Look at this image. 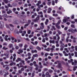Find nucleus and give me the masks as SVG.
I'll use <instances>...</instances> for the list:
<instances>
[{
	"mask_svg": "<svg viewBox=\"0 0 77 77\" xmlns=\"http://www.w3.org/2000/svg\"><path fill=\"white\" fill-rule=\"evenodd\" d=\"M64 50L66 51V52L67 53H69V51L68 50V49H67V48H65Z\"/></svg>",
	"mask_w": 77,
	"mask_h": 77,
	"instance_id": "nucleus-30",
	"label": "nucleus"
},
{
	"mask_svg": "<svg viewBox=\"0 0 77 77\" xmlns=\"http://www.w3.org/2000/svg\"><path fill=\"white\" fill-rule=\"evenodd\" d=\"M52 28L54 30H55L56 29L55 28V27L54 26H52Z\"/></svg>",
	"mask_w": 77,
	"mask_h": 77,
	"instance_id": "nucleus-58",
	"label": "nucleus"
},
{
	"mask_svg": "<svg viewBox=\"0 0 77 77\" xmlns=\"http://www.w3.org/2000/svg\"><path fill=\"white\" fill-rule=\"evenodd\" d=\"M38 42L37 41H36L35 42V45H37V44H38Z\"/></svg>",
	"mask_w": 77,
	"mask_h": 77,
	"instance_id": "nucleus-48",
	"label": "nucleus"
},
{
	"mask_svg": "<svg viewBox=\"0 0 77 77\" xmlns=\"http://www.w3.org/2000/svg\"><path fill=\"white\" fill-rule=\"evenodd\" d=\"M16 49L17 50H18V48H19V47H18V46H15V47Z\"/></svg>",
	"mask_w": 77,
	"mask_h": 77,
	"instance_id": "nucleus-46",
	"label": "nucleus"
},
{
	"mask_svg": "<svg viewBox=\"0 0 77 77\" xmlns=\"http://www.w3.org/2000/svg\"><path fill=\"white\" fill-rule=\"evenodd\" d=\"M2 14H5L6 13V11L5 10L2 11Z\"/></svg>",
	"mask_w": 77,
	"mask_h": 77,
	"instance_id": "nucleus-44",
	"label": "nucleus"
},
{
	"mask_svg": "<svg viewBox=\"0 0 77 77\" xmlns=\"http://www.w3.org/2000/svg\"><path fill=\"white\" fill-rule=\"evenodd\" d=\"M8 7H10V8H12V5H11V4H8Z\"/></svg>",
	"mask_w": 77,
	"mask_h": 77,
	"instance_id": "nucleus-31",
	"label": "nucleus"
},
{
	"mask_svg": "<svg viewBox=\"0 0 77 77\" xmlns=\"http://www.w3.org/2000/svg\"><path fill=\"white\" fill-rule=\"evenodd\" d=\"M3 45H7V43H4L3 44Z\"/></svg>",
	"mask_w": 77,
	"mask_h": 77,
	"instance_id": "nucleus-63",
	"label": "nucleus"
},
{
	"mask_svg": "<svg viewBox=\"0 0 77 77\" xmlns=\"http://www.w3.org/2000/svg\"><path fill=\"white\" fill-rule=\"evenodd\" d=\"M52 58L50 56H48V59H51V58Z\"/></svg>",
	"mask_w": 77,
	"mask_h": 77,
	"instance_id": "nucleus-61",
	"label": "nucleus"
},
{
	"mask_svg": "<svg viewBox=\"0 0 77 77\" xmlns=\"http://www.w3.org/2000/svg\"><path fill=\"white\" fill-rule=\"evenodd\" d=\"M43 5H40L38 6V7L39 8H43Z\"/></svg>",
	"mask_w": 77,
	"mask_h": 77,
	"instance_id": "nucleus-27",
	"label": "nucleus"
},
{
	"mask_svg": "<svg viewBox=\"0 0 77 77\" xmlns=\"http://www.w3.org/2000/svg\"><path fill=\"white\" fill-rule=\"evenodd\" d=\"M31 52L32 53H37V51L36 50H32Z\"/></svg>",
	"mask_w": 77,
	"mask_h": 77,
	"instance_id": "nucleus-13",
	"label": "nucleus"
},
{
	"mask_svg": "<svg viewBox=\"0 0 77 77\" xmlns=\"http://www.w3.org/2000/svg\"><path fill=\"white\" fill-rule=\"evenodd\" d=\"M61 22V20H59L58 22L56 23L55 25H59L60 24V22Z\"/></svg>",
	"mask_w": 77,
	"mask_h": 77,
	"instance_id": "nucleus-12",
	"label": "nucleus"
},
{
	"mask_svg": "<svg viewBox=\"0 0 77 77\" xmlns=\"http://www.w3.org/2000/svg\"><path fill=\"white\" fill-rule=\"evenodd\" d=\"M74 15H72L71 19H74Z\"/></svg>",
	"mask_w": 77,
	"mask_h": 77,
	"instance_id": "nucleus-53",
	"label": "nucleus"
},
{
	"mask_svg": "<svg viewBox=\"0 0 77 77\" xmlns=\"http://www.w3.org/2000/svg\"><path fill=\"white\" fill-rule=\"evenodd\" d=\"M9 26L10 27H12V29H11L10 28V29L11 31H12V30H14V25H12V24H10Z\"/></svg>",
	"mask_w": 77,
	"mask_h": 77,
	"instance_id": "nucleus-6",
	"label": "nucleus"
},
{
	"mask_svg": "<svg viewBox=\"0 0 77 77\" xmlns=\"http://www.w3.org/2000/svg\"><path fill=\"white\" fill-rule=\"evenodd\" d=\"M75 57H77V52H75Z\"/></svg>",
	"mask_w": 77,
	"mask_h": 77,
	"instance_id": "nucleus-56",
	"label": "nucleus"
},
{
	"mask_svg": "<svg viewBox=\"0 0 77 77\" xmlns=\"http://www.w3.org/2000/svg\"><path fill=\"white\" fill-rule=\"evenodd\" d=\"M58 62V65L56 66L57 68H62V64L60 63V61L57 60Z\"/></svg>",
	"mask_w": 77,
	"mask_h": 77,
	"instance_id": "nucleus-2",
	"label": "nucleus"
},
{
	"mask_svg": "<svg viewBox=\"0 0 77 77\" xmlns=\"http://www.w3.org/2000/svg\"><path fill=\"white\" fill-rule=\"evenodd\" d=\"M42 46H43V47H45V48H47V45H42Z\"/></svg>",
	"mask_w": 77,
	"mask_h": 77,
	"instance_id": "nucleus-54",
	"label": "nucleus"
},
{
	"mask_svg": "<svg viewBox=\"0 0 77 77\" xmlns=\"http://www.w3.org/2000/svg\"><path fill=\"white\" fill-rule=\"evenodd\" d=\"M56 38H57L56 36H54L53 37V39H54V40H55L56 39Z\"/></svg>",
	"mask_w": 77,
	"mask_h": 77,
	"instance_id": "nucleus-60",
	"label": "nucleus"
},
{
	"mask_svg": "<svg viewBox=\"0 0 77 77\" xmlns=\"http://www.w3.org/2000/svg\"><path fill=\"white\" fill-rule=\"evenodd\" d=\"M57 32H58L59 35H60V34H61V33H62V32L60 31H59V30H58Z\"/></svg>",
	"mask_w": 77,
	"mask_h": 77,
	"instance_id": "nucleus-35",
	"label": "nucleus"
},
{
	"mask_svg": "<svg viewBox=\"0 0 77 77\" xmlns=\"http://www.w3.org/2000/svg\"><path fill=\"white\" fill-rule=\"evenodd\" d=\"M4 2L5 3H8V0H4Z\"/></svg>",
	"mask_w": 77,
	"mask_h": 77,
	"instance_id": "nucleus-25",
	"label": "nucleus"
},
{
	"mask_svg": "<svg viewBox=\"0 0 77 77\" xmlns=\"http://www.w3.org/2000/svg\"><path fill=\"white\" fill-rule=\"evenodd\" d=\"M49 42H50V44H51V43H53V44H55L54 40H50L49 41Z\"/></svg>",
	"mask_w": 77,
	"mask_h": 77,
	"instance_id": "nucleus-10",
	"label": "nucleus"
},
{
	"mask_svg": "<svg viewBox=\"0 0 77 77\" xmlns=\"http://www.w3.org/2000/svg\"><path fill=\"white\" fill-rule=\"evenodd\" d=\"M55 26L56 27V28H57L58 29H60V26H59V25H55Z\"/></svg>",
	"mask_w": 77,
	"mask_h": 77,
	"instance_id": "nucleus-14",
	"label": "nucleus"
},
{
	"mask_svg": "<svg viewBox=\"0 0 77 77\" xmlns=\"http://www.w3.org/2000/svg\"><path fill=\"white\" fill-rule=\"evenodd\" d=\"M49 72H50V73H51V72H52L53 70L51 69H49L48 71Z\"/></svg>",
	"mask_w": 77,
	"mask_h": 77,
	"instance_id": "nucleus-45",
	"label": "nucleus"
},
{
	"mask_svg": "<svg viewBox=\"0 0 77 77\" xmlns=\"http://www.w3.org/2000/svg\"><path fill=\"white\" fill-rule=\"evenodd\" d=\"M0 74H1L2 75L3 74V72H2V70L0 71Z\"/></svg>",
	"mask_w": 77,
	"mask_h": 77,
	"instance_id": "nucleus-51",
	"label": "nucleus"
},
{
	"mask_svg": "<svg viewBox=\"0 0 77 77\" xmlns=\"http://www.w3.org/2000/svg\"><path fill=\"white\" fill-rule=\"evenodd\" d=\"M18 3L19 5H22L23 2H18Z\"/></svg>",
	"mask_w": 77,
	"mask_h": 77,
	"instance_id": "nucleus-55",
	"label": "nucleus"
},
{
	"mask_svg": "<svg viewBox=\"0 0 77 77\" xmlns=\"http://www.w3.org/2000/svg\"><path fill=\"white\" fill-rule=\"evenodd\" d=\"M7 58H9V54H6V56Z\"/></svg>",
	"mask_w": 77,
	"mask_h": 77,
	"instance_id": "nucleus-43",
	"label": "nucleus"
},
{
	"mask_svg": "<svg viewBox=\"0 0 77 77\" xmlns=\"http://www.w3.org/2000/svg\"><path fill=\"white\" fill-rule=\"evenodd\" d=\"M71 27H72V28H74V29H75V26H74V24H72L71 25Z\"/></svg>",
	"mask_w": 77,
	"mask_h": 77,
	"instance_id": "nucleus-19",
	"label": "nucleus"
},
{
	"mask_svg": "<svg viewBox=\"0 0 77 77\" xmlns=\"http://www.w3.org/2000/svg\"><path fill=\"white\" fill-rule=\"evenodd\" d=\"M10 13H12V11L9 10V11H7V13L8 14H10Z\"/></svg>",
	"mask_w": 77,
	"mask_h": 77,
	"instance_id": "nucleus-24",
	"label": "nucleus"
},
{
	"mask_svg": "<svg viewBox=\"0 0 77 77\" xmlns=\"http://www.w3.org/2000/svg\"><path fill=\"white\" fill-rule=\"evenodd\" d=\"M49 20H53H53H54V18H53V17H51V16L49 18Z\"/></svg>",
	"mask_w": 77,
	"mask_h": 77,
	"instance_id": "nucleus-21",
	"label": "nucleus"
},
{
	"mask_svg": "<svg viewBox=\"0 0 77 77\" xmlns=\"http://www.w3.org/2000/svg\"><path fill=\"white\" fill-rule=\"evenodd\" d=\"M66 20H67L64 19H63V22L64 23H66Z\"/></svg>",
	"mask_w": 77,
	"mask_h": 77,
	"instance_id": "nucleus-37",
	"label": "nucleus"
},
{
	"mask_svg": "<svg viewBox=\"0 0 77 77\" xmlns=\"http://www.w3.org/2000/svg\"><path fill=\"white\" fill-rule=\"evenodd\" d=\"M39 18H40V15H38L36 18L35 19L33 20V21L34 23H36L38 22V20H39Z\"/></svg>",
	"mask_w": 77,
	"mask_h": 77,
	"instance_id": "nucleus-3",
	"label": "nucleus"
},
{
	"mask_svg": "<svg viewBox=\"0 0 77 77\" xmlns=\"http://www.w3.org/2000/svg\"><path fill=\"white\" fill-rule=\"evenodd\" d=\"M9 68L8 66H7L5 68V69L6 70H9Z\"/></svg>",
	"mask_w": 77,
	"mask_h": 77,
	"instance_id": "nucleus-40",
	"label": "nucleus"
},
{
	"mask_svg": "<svg viewBox=\"0 0 77 77\" xmlns=\"http://www.w3.org/2000/svg\"><path fill=\"white\" fill-rule=\"evenodd\" d=\"M74 63H75V65H77V60H75Z\"/></svg>",
	"mask_w": 77,
	"mask_h": 77,
	"instance_id": "nucleus-49",
	"label": "nucleus"
},
{
	"mask_svg": "<svg viewBox=\"0 0 77 77\" xmlns=\"http://www.w3.org/2000/svg\"><path fill=\"white\" fill-rule=\"evenodd\" d=\"M50 48H48L47 49H45V50L47 51H50Z\"/></svg>",
	"mask_w": 77,
	"mask_h": 77,
	"instance_id": "nucleus-15",
	"label": "nucleus"
},
{
	"mask_svg": "<svg viewBox=\"0 0 77 77\" xmlns=\"http://www.w3.org/2000/svg\"><path fill=\"white\" fill-rule=\"evenodd\" d=\"M28 46L27 45H25L24 46V48H27V47Z\"/></svg>",
	"mask_w": 77,
	"mask_h": 77,
	"instance_id": "nucleus-62",
	"label": "nucleus"
},
{
	"mask_svg": "<svg viewBox=\"0 0 77 77\" xmlns=\"http://www.w3.org/2000/svg\"><path fill=\"white\" fill-rule=\"evenodd\" d=\"M60 44H61V45L60 46V47H61V48H64V46H63V45H65V44L63 43L62 41H60Z\"/></svg>",
	"mask_w": 77,
	"mask_h": 77,
	"instance_id": "nucleus-5",
	"label": "nucleus"
},
{
	"mask_svg": "<svg viewBox=\"0 0 77 77\" xmlns=\"http://www.w3.org/2000/svg\"><path fill=\"white\" fill-rule=\"evenodd\" d=\"M38 14H42V11L40 12H38Z\"/></svg>",
	"mask_w": 77,
	"mask_h": 77,
	"instance_id": "nucleus-64",
	"label": "nucleus"
},
{
	"mask_svg": "<svg viewBox=\"0 0 77 77\" xmlns=\"http://www.w3.org/2000/svg\"><path fill=\"white\" fill-rule=\"evenodd\" d=\"M52 5H55V4L54 3V1H53L52 2Z\"/></svg>",
	"mask_w": 77,
	"mask_h": 77,
	"instance_id": "nucleus-59",
	"label": "nucleus"
},
{
	"mask_svg": "<svg viewBox=\"0 0 77 77\" xmlns=\"http://www.w3.org/2000/svg\"><path fill=\"white\" fill-rule=\"evenodd\" d=\"M40 29H43L44 28V26L41 25L40 26Z\"/></svg>",
	"mask_w": 77,
	"mask_h": 77,
	"instance_id": "nucleus-34",
	"label": "nucleus"
},
{
	"mask_svg": "<svg viewBox=\"0 0 77 77\" xmlns=\"http://www.w3.org/2000/svg\"><path fill=\"white\" fill-rule=\"evenodd\" d=\"M13 47V45L12 44H10L9 45V48H12V47Z\"/></svg>",
	"mask_w": 77,
	"mask_h": 77,
	"instance_id": "nucleus-28",
	"label": "nucleus"
},
{
	"mask_svg": "<svg viewBox=\"0 0 77 77\" xmlns=\"http://www.w3.org/2000/svg\"><path fill=\"white\" fill-rule=\"evenodd\" d=\"M32 57H38V54H33V55Z\"/></svg>",
	"mask_w": 77,
	"mask_h": 77,
	"instance_id": "nucleus-16",
	"label": "nucleus"
},
{
	"mask_svg": "<svg viewBox=\"0 0 77 77\" xmlns=\"http://www.w3.org/2000/svg\"><path fill=\"white\" fill-rule=\"evenodd\" d=\"M57 13H59L60 14H62V12L60 11H57Z\"/></svg>",
	"mask_w": 77,
	"mask_h": 77,
	"instance_id": "nucleus-26",
	"label": "nucleus"
},
{
	"mask_svg": "<svg viewBox=\"0 0 77 77\" xmlns=\"http://www.w3.org/2000/svg\"><path fill=\"white\" fill-rule=\"evenodd\" d=\"M29 49L30 50H33V47L32 45H30L29 47Z\"/></svg>",
	"mask_w": 77,
	"mask_h": 77,
	"instance_id": "nucleus-23",
	"label": "nucleus"
},
{
	"mask_svg": "<svg viewBox=\"0 0 77 77\" xmlns=\"http://www.w3.org/2000/svg\"><path fill=\"white\" fill-rule=\"evenodd\" d=\"M51 8H49L48 9V13H51Z\"/></svg>",
	"mask_w": 77,
	"mask_h": 77,
	"instance_id": "nucleus-11",
	"label": "nucleus"
},
{
	"mask_svg": "<svg viewBox=\"0 0 77 77\" xmlns=\"http://www.w3.org/2000/svg\"><path fill=\"white\" fill-rule=\"evenodd\" d=\"M50 4H51V2H48L47 3V4L49 6H50Z\"/></svg>",
	"mask_w": 77,
	"mask_h": 77,
	"instance_id": "nucleus-57",
	"label": "nucleus"
},
{
	"mask_svg": "<svg viewBox=\"0 0 77 77\" xmlns=\"http://www.w3.org/2000/svg\"><path fill=\"white\" fill-rule=\"evenodd\" d=\"M7 16V14H5L2 15V17H6Z\"/></svg>",
	"mask_w": 77,
	"mask_h": 77,
	"instance_id": "nucleus-36",
	"label": "nucleus"
},
{
	"mask_svg": "<svg viewBox=\"0 0 77 77\" xmlns=\"http://www.w3.org/2000/svg\"><path fill=\"white\" fill-rule=\"evenodd\" d=\"M39 65L40 68L42 69L43 68V66H42V63L41 62H39Z\"/></svg>",
	"mask_w": 77,
	"mask_h": 77,
	"instance_id": "nucleus-7",
	"label": "nucleus"
},
{
	"mask_svg": "<svg viewBox=\"0 0 77 77\" xmlns=\"http://www.w3.org/2000/svg\"><path fill=\"white\" fill-rule=\"evenodd\" d=\"M68 49L70 50V51L71 52H73L74 51V49H72V50H71V48H68Z\"/></svg>",
	"mask_w": 77,
	"mask_h": 77,
	"instance_id": "nucleus-17",
	"label": "nucleus"
},
{
	"mask_svg": "<svg viewBox=\"0 0 77 77\" xmlns=\"http://www.w3.org/2000/svg\"><path fill=\"white\" fill-rule=\"evenodd\" d=\"M48 21H49L48 19H46V21L45 22V25H47V24H48Z\"/></svg>",
	"mask_w": 77,
	"mask_h": 77,
	"instance_id": "nucleus-9",
	"label": "nucleus"
},
{
	"mask_svg": "<svg viewBox=\"0 0 77 77\" xmlns=\"http://www.w3.org/2000/svg\"><path fill=\"white\" fill-rule=\"evenodd\" d=\"M32 59H31L30 60L31 62H33V60H34L35 58L34 57H32Z\"/></svg>",
	"mask_w": 77,
	"mask_h": 77,
	"instance_id": "nucleus-29",
	"label": "nucleus"
},
{
	"mask_svg": "<svg viewBox=\"0 0 77 77\" xmlns=\"http://www.w3.org/2000/svg\"><path fill=\"white\" fill-rule=\"evenodd\" d=\"M30 32H31V31L30 30H28V31L27 32L28 34H30Z\"/></svg>",
	"mask_w": 77,
	"mask_h": 77,
	"instance_id": "nucleus-47",
	"label": "nucleus"
},
{
	"mask_svg": "<svg viewBox=\"0 0 77 77\" xmlns=\"http://www.w3.org/2000/svg\"><path fill=\"white\" fill-rule=\"evenodd\" d=\"M69 32H71L72 33H74L75 32H77V29H69L68 30Z\"/></svg>",
	"mask_w": 77,
	"mask_h": 77,
	"instance_id": "nucleus-1",
	"label": "nucleus"
},
{
	"mask_svg": "<svg viewBox=\"0 0 77 77\" xmlns=\"http://www.w3.org/2000/svg\"><path fill=\"white\" fill-rule=\"evenodd\" d=\"M48 55V54L47 53H46L45 54V57H47Z\"/></svg>",
	"mask_w": 77,
	"mask_h": 77,
	"instance_id": "nucleus-50",
	"label": "nucleus"
},
{
	"mask_svg": "<svg viewBox=\"0 0 77 77\" xmlns=\"http://www.w3.org/2000/svg\"><path fill=\"white\" fill-rule=\"evenodd\" d=\"M21 62H22V63H23V65H24L25 64V63H24V62H25L24 61L21 60Z\"/></svg>",
	"mask_w": 77,
	"mask_h": 77,
	"instance_id": "nucleus-42",
	"label": "nucleus"
},
{
	"mask_svg": "<svg viewBox=\"0 0 77 77\" xmlns=\"http://www.w3.org/2000/svg\"><path fill=\"white\" fill-rule=\"evenodd\" d=\"M19 51H20V53H23V50L21 49L19 50Z\"/></svg>",
	"mask_w": 77,
	"mask_h": 77,
	"instance_id": "nucleus-39",
	"label": "nucleus"
},
{
	"mask_svg": "<svg viewBox=\"0 0 77 77\" xmlns=\"http://www.w3.org/2000/svg\"><path fill=\"white\" fill-rule=\"evenodd\" d=\"M9 72H8V71L6 72L5 73V74H4V76L5 77H6L7 75H9Z\"/></svg>",
	"mask_w": 77,
	"mask_h": 77,
	"instance_id": "nucleus-8",
	"label": "nucleus"
},
{
	"mask_svg": "<svg viewBox=\"0 0 77 77\" xmlns=\"http://www.w3.org/2000/svg\"><path fill=\"white\" fill-rule=\"evenodd\" d=\"M19 46L20 47H23V44H19Z\"/></svg>",
	"mask_w": 77,
	"mask_h": 77,
	"instance_id": "nucleus-32",
	"label": "nucleus"
},
{
	"mask_svg": "<svg viewBox=\"0 0 77 77\" xmlns=\"http://www.w3.org/2000/svg\"><path fill=\"white\" fill-rule=\"evenodd\" d=\"M29 23L26 24L24 26V29H26V27L28 26H29Z\"/></svg>",
	"mask_w": 77,
	"mask_h": 77,
	"instance_id": "nucleus-18",
	"label": "nucleus"
},
{
	"mask_svg": "<svg viewBox=\"0 0 77 77\" xmlns=\"http://www.w3.org/2000/svg\"><path fill=\"white\" fill-rule=\"evenodd\" d=\"M20 67H22V68H24V66L22 64V63H20Z\"/></svg>",
	"mask_w": 77,
	"mask_h": 77,
	"instance_id": "nucleus-22",
	"label": "nucleus"
},
{
	"mask_svg": "<svg viewBox=\"0 0 77 77\" xmlns=\"http://www.w3.org/2000/svg\"><path fill=\"white\" fill-rule=\"evenodd\" d=\"M8 71L6 70L5 69H4L3 70V72H4V73H6Z\"/></svg>",
	"mask_w": 77,
	"mask_h": 77,
	"instance_id": "nucleus-33",
	"label": "nucleus"
},
{
	"mask_svg": "<svg viewBox=\"0 0 77 77\" xmlns=\"http://www.w3.org/2000/svg\"><path fill=\"white\" fill-rule=\"evenodd\" d=\"M42 42H45V38H43V39L42 40Z\"/></svg>",
	"mask_w": 77,
	"mask_h": 77,
	"instance_id": "nucleus-38",
	"label": "nucleus"
},
{
	"mask_svg": "<svg viewBox=\"0 0 77 77\" xmlns=\"http://www.w3.org/2000/svg\"><path fill=\"white\" fill-rule=\"evenodd\" d=\"M31 55H32V54L30 53H28L27 56H31Z\"/></svg>",
	"mask_w": 77,
	"mask_h": 77,
	"instance_id": "nucleus-41",
	"label": "nucleus"
},
{
	"mask_svg": "<svg viewBox=\"0 0 77 77\" xmlns=\"http://www.w3.org/2000/svg\"><path fill=\"white\" fill-rule=\"evenodd\" d=\"M18 72L19 74H21L22 73V71L21 70H19Z\"/></svg>",
	"mask_w": 77,
	"mask_h": 77,
	"instance_id": "nucleus-52",
	"label": "nucleus"
},
{
	"mask_svg": "<svg viewBox=\"0 0 77 77\" xmlns=\"http://www.w3.org/2000/svg\"><path fill=\"white\" fill-rule=\"evenodd\" d=\"M33 63L34 66H35L36 68L35 69L37 71L38 69V65L37 64H36V62L35 61L33 62Z\"/></svg>",
	"mask_w": 77,
	"mask_h": 77,
	"instance_id": "nucleus-4",
	"label": "nucleus"
},
{
	"mask_svg": "<svg viewBox=\"0 0 77 77\" xmlns=\"http://www.w3.org/2000/svg\"><path fill=\"white\" fill-rule=\"evenodd\" d=\"M36 49H38V50H41V48L39 47L38 46L36 47Z\"/></svg>",
	"mask_w": 77,
	"mask_h": 77,
	"instance_id": "nucleus-20",
	"label": "nucleus"
}]
</instances>
